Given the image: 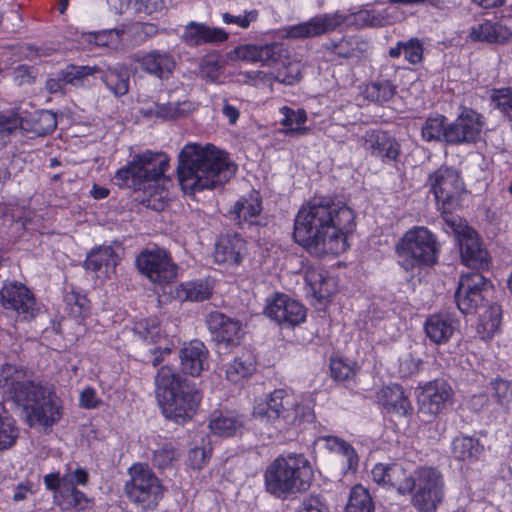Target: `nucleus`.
Masks as SVG:
<instances>
[{"label": "nucleus", "mask_w": 512, "mask_h": 512, "mask_svg": "<svg viewBox=\"0 0 512 512\" xmlns=\"http://www.w3.org/2000/svg\"><path fill=\"white\" fill-rule=\"evenodd\" d=\"M355 228V213L345 203L314 198L303 205L294 224V238L316 256L338 255L348 248Z\"/></svg>", "instance_id": "1"}, {"label": "nucleus", "mask_w": 512, "mask_h": 512, "mask_svg": "<svg viewBox=\"0 0 512 512\" xmlns=\"http://www.w3.org/2000/svg\"><path fill=\"white\" fill-rule=\"evenodd\" d=\"M229 161L213 145L186 144L178 157L177 177L186 194L221 186L229 179Z\"/></svg>", "instance_id": "2"}, {"label": "nucleus", "mask_w": 512, "mask_h": 512, "mask_svg": "<svg viewBox=\"0 0 512 512\" xmlns=\"http://www.w3.org/2000/svg\"><path fill=\"white\" fill-rule=\"evenodd\" d=\"M156 396L167 419L184 423L192 419L201 401L196 386L169 366H162L155 376Z\"/></svg>", "instance_id": "3"}, {"label": "nucleus", "mask_w": 512, "mask_h": 512, "mask_svg": "<svg viewBox=\"0 0 512 512\" xmlns=\"http://www.w3.org/2000/svg\"><path fill=\"white\" fill-rule=\"evenodd\" d=\"M311 476L312 470L304 455H281L273 460L265 470V488L271 495L286 499L291 494L306 491Z\"/></svg>", "instance_id": "4"}, {"label": "nucleus", "mask_w": 512, "mask_h": 512, "mask_svg": "<svg viewBox=\"0 0 512 512\" xmlns=\"http://www.w3.org/2000/svg\"><path fill=\"white\" fill-rule=\"evenodd\" d=\"M168 166L169 159L165 153L146 151L118 170L114 180L121 188L149 192L152 195L150 191L159 187Z\"/></svg>", "instance_id": "5"}, {"label": "nucleus", "mask_w": 512, "mask_h": 512, "mask_svg": "<svg viewBox=\"0 0 512 512\" xmlns=\"http://www.w3.org/2000/svg\"><path fill=\"white\" fill-rule=\"evenodd\" d=\"M253 415L273 424L280 431L314 419L313 410L309 406L299 404L284 389L274 390L267 400L257 403Z\"/></svg>", "instance_id": "6"}, {"label": "nucleus", "mask_w": 512, "mask_h": 512, "mask_svg": "<svg viewBox=\"0 0 512 512\" xmlns=\"http://www.w3.org/2000/svg\"><path fill=\"white\" fill-rule=\"evenodd\" d=\"M438 253L436 237L423 226L406 231L396 245L397 262L407 272L434 265Z\"/></svg>", "instance_id": "7"}, {"label": "nucleus", "mask_w": 512, "mask_h": 512, "mask_svg": "<svg viewBox=\"0 0 512 512\" xmlns=\"http://www.w3.org/2000/svg\"><path fill=\"white\" fill-rule=\"evenodd\" d=\"M128 473L124 490L128 499L142 511L155 510L163 499L165 488L148 464L135 463Z\"/></svg>", "instance_id": "8"}, {"label": "nucleus", "mask_w": 512, "mask_h": 512, "mask_svg": "<svg viewBox=\"0 0 512 512\" xmlns=\"http://www.w3.org/2000/svg\"><path fill=\"white\" fill-rule=\"evenodd\" d=\"M413 505L421 512H433L444 498V480L434 467L417 468L409 481Z\"/></svg>", "instance_id": "9"}, {"label": "nucleus", "mask_w": 512, "mask_h": 512, "mask_svg": "<svg viewBox=\"0 0 512 512\" xmlns=\"http://www.w3.org/2000/svg\"><path fill=\"white\" fill-rule=\"evenodd\" d=\"M429 184L434 193L439 209L445 215L459 206L465 192L464 183L457 170L442 166L429 176Z\"/></svg>", "instance_id": "10"}, {"label": "nucleus", "mask_w": 512, "mask_h": 512, "mask_svg": "<svg viewBox=\"0 0 512 512\" xmlns=\"http://www.w3.org/2000/svg\"><path fill=\"white\" fill-rule=\"evenodd\" d=\"M446 226L455 234L460 247L462 262L473 269H485L489 265L488 253L483 249L477 233L463 225L461 219L444 218Z\"/></svg>", "instance_id": "11"}, {"label": "nucleus", "mask_w": 512, "mask_h": 512, "mask_svg": "<svg viewBox=\"0 0 512 512\" xmlns=\"http://www.w3.org/2000/svg\"><path fill=\"white\" fill-rule=\"evenodd\" d=\"M492 288L491 282L479 272L463 273L455 291V302L463 314H474L484 304Z\"/></svg>", "instance_id": "12"}, {"label": "nucleus", "mask_w": 512, "mask_h": 512, "mask_svg": "<svg viewBox=\"0 0 512 512\" xmlns=\"http://www.w3.org/2000/svg\"><path fill=\"white\" fill-rule=\"evenodd\" d=\"M136 265L153 283H168L177 275V266L172 262L168 252L162 248L141 252L136 258Z\"/></svg>", "instance_id": "13"}, {"label": "nucleus", "mask_w": 512, "mask_h": 512, "mask_svg": "<svg viewBox=\"0 0 512 512\" xmlns=\"http://www.w3.org/2000/svg\"><path fill=\"white\" fill-rule=\"evenodd\" d=\"M348 20V16L336 11L320 14L308 21L285 29V37L291 39L313 38L324 35L339 28Z\"/></svg>", "instance_id": "14"}, {"label": "nucleus", "mask_w": 512, "mask_h": 512, "mask_svg": "<svg viewBox=\"0 0 512 512\" xmlns=\"http://www.w3.org/2000/svg\"><path fill=\"white\" fill-rule=\"evenodd\" d=\"M265 314L284 327H294L305 320L306 309L288 295L277 293L267 299Z\"/></svg>", "instance_id": "15"}, {"label": "nucleus", "mask_w": 512, "mask_h": 512, "mask_svg": "<svg viewBox=\"0 0 512 512\" xmlns=\"http://www.w3.org/2000/svg\"><path fill=\"white\" fill-rule=\"evenodd\" d=\"M0 302L5 309L15 311L22 320H30L38 313L34 295L23 284L4 285L0 290Z\"/></svg>", "instance_id": "16"}, {"label": "nucleus", "mask_w": 512, "mask_h": 512, "mask_svg": "<svg viewBox=\"0 0 512 512\" xmlns=\"http://www.w3.org/2000/svg\"><path fill=\"white\" fill-rule=\"evenodd\" d=\"M484 126L483 117L472 109H464L456 120L448 125L447 144L475 142Z\"/></svg>", "instance_id": "17"}, {"label": "nucleus", "mask_w": 512, "mask_h": 512, "mask_svg": "<svg viewBox=\"0 0 512 512\" xmlns=\"http://www.w3.org/2000/svg\"><path fill=\"white\" fill-rule=\"evenodd\" d=\"M206 324L213 341L225 348L236 346L243 336L242 324L239 320L230 318L221 312H211L206 318Z\"/></svg>", "instance_id": "18"}, {"label": "nucleus", "mask_w": 512, "mask_h": 512, "mask_svg": "<svg viewBox=\"0 0 512 512\" xmlns=\"http://www.w3.org/2000/svg\"><path fill=\"white\" fill-rule=\"evenodd\" d=\"M451 387L443 380L428 383L418 395L419 413L434 417L445 407L451 398Z\"/></svg>", "instance_id": "19"}, {"label": "nucleus", "mask_w": 512, "mask_h": 512, "mask_svg": "<svg viewBox=\"0 0 512 512\" xmlns=\"http://www.w3.org/2000/svg\"><path fill=\"white\" fill-rule=\"evenodd\" d=\"M373 480L383 486L395 488L400 494L410 493L411 474L399 463H378L371 471Z\"/></svg>", "instance_id": "20"}, {"label": "nucleus", "mask_w": 512, "mask_h": 512, "mask_svg": "<svg viewBox=\"0 0 512 512\" xmlns=\"http://www.w3.org/2000/svg\"><path fill=\"white\" fill-rule=\"evenodd\" d=\"M364 148L373 156L383 160L394 161L400 154V146L396 139L382 130H368L362 136Z\"/></svg>", "instance_id": "21"}, {"label": "nucleus", "mask_w": 512, "mask_h": 512, "mask_svg": "<svg viewBox=\"0 0 512 512\" xmlns=\"http://www.w3.org/2000/svg\"><path fill=\"white\" fill-rule=\"evenodd\" d=\"M236 55L241 60L260 62L262 65H272L286 56V50L281 43L273 42L265 45H246L236 49Z\"/></svg>", "instance_id": "22"}, {"label": "nucleus", "mask_w": 512, "mask_h": 512, "mask_svg": "<svg viewBox=\"0 0 512 512\" xmlns=\"http://www.w3.org/2000/svg\"><path fill=\"white\" fill-rule=\"evenodd\" d=\"M246 255V242L238 234H226L219 237L215 244L214 258L221 264H240Z\"/></svg>", "instance_id": "23"}, {"label": "nucleus", "mask_w": 512, "mask_h": 512, "mask_svg": "<svg viewBox=\"0 0 512 512\" xmlns=\"http://www.w3.org/2000/svg\"><path fill=\"white\" fill-rule=\"evenodd\" d=\"M195 106L191 101H178L169 103L153 102L140 108L139 112L143 117L158 118L161 120H177L188 116Z\"/></svg>", "instance_id": "24"}, {"label": "nucleus", "mask_w": 512, "mask_h": 512, "mask_svg": "<svg viewBox=\"0 0 512 512\" xmlns=\"http://www.w3.org/2000/svg\"><path fill=\"white\" fill-rule=\"evenodd\" d=\"M141 70L160 79H167L175 68L174 57L166 51L152 50L137 60Z\"/></svg>", "instance_id": "25"}, {"label": "nucleus", "mask_w": 512, "mask_h": 512, "mask_svg": "<svg viewBox=\"0 0 512 512\" xmlns=\"http://www.w3.org/2000/svg\"><path fill=\"white\" fill-rule=\"evenodd\" d=\"M182 38L187 45L198 46L224 42L228 38V34L223 29L191 21L185 26Z\"/></svg>", "instance_id": "26"}, {"label": "nucleus", "mask_w": 512, "mask_h": 512, "mask_svg": "<svg viewBox=\"0 0 512 512\" xmlns=\"http://www.w3.org/2000/svg\"><path fill=\"white\" fill-rule=\"evenodd\" d=\"M45 393V389L40 384L29 379L18 381L9 388L10 397L27 413L41 400Z\"/></svg>", "instance_id": "27"}, {"label": "nucleus", "mask_w": 512, "mask_h": 512, "mask_svg": "<svg viewBox=\"0 0 512 512\" xmlns=\"http://www.w3.org/2000/svg\"><path fill=\"white\" fill-rule=\"evenodd\" d=\"M208 351L199 340H193L180 350L181 368L185 374L199 376L204 369Z\"/></svg>", "instance_id": "28"}, {"label": "nucleus", "mask_w": 512, "mask_h": 512, "mask_svg": "<svg viewBox=\"0 0 512 512\" xmlns=\"http://www.w3.org/2000/svg\"><path fill=\"white\" fill-rule=\"evenodd\" d=\"M88 472L80 467L75 470L67 469L65 473H49L44 476L45 487L50 491H59L60 489H77L78 485H85L88 482Z\"/></svg>", "instance_id": "29"}, {"label": "nucleus", "mask_w": 512, "mask_h": 512, "mask_svg": "<svg viewBox=\"0 0 512 512\" xmlns=\"http://www.w3.org/2000/svg\"><path fill=\"white\" fill-rule=\"evenodd\" d=\"M244 416L232 411L214 412L209 420L210 431L221 437H231L244 428Z\"/></svg>", "instance_id": "30"}, {"label": "nucleus", "mask_w": 512, "mask_h": 512, "mask_svg": "<svg viewBox=\"0 0 512 512\" xmlns=\"http://www.w3.org/2000/svg\"><path fill=\"white\" fill-rule=\"evenodd\" d=\"M457 324V321L449 314L431 315L425 322V332L432 342L442 344L451 338Z\"/></svg>", "instance_id": "31"}, {"label": "nucleus", "mask_w": 512, "mask_h": 512, "mask_svg": "<svg viewBox=\"0 0 512 512\" xmlns=\"http://www.w3.org/2000/svg\"><path fill=\"white\" fill-rule=\"evenodd\" d=\"M377 400L388 412L404 416L411 410L410 402L405 396L403 388L398 384L380 389L377 393Z\"/></svg>", "instance_id": "32"}, {"label": "nucleus", "mask_w": 512, "mask_h": 512, "mask_svg": "<svg viewBox=\"0 0 512 512\" xmlns=\"http://www.w3.org/2000/svg\"><path fill=\"white\" fill-rule=\"evenodd\" d=\"M262 210V201L257 191H251L247 196H242L230 210L231 217L237 224L253 223Z\"/></svg>", "instance_id": "33"}, {"label": "nucleus", "mask_w": 512, "mask_h": 512, "mask_svg": "<svg viewBox=\"0 0 512 512\" xmlns=\"http://www.w3.org/2000/svg\"><path fill=\"white\" fill-rule=\"evenodd\" d=\"M99 72H101V80L115 96L120 97L128 93L130 73L126 66L117 64Z\"/></svg>", "instance_id": "34"}, {"label": "nucleus", "mask_w": 512, "mask_h": 512, "mask_svg": "<svg viewBox=\"0 0 512 512\" xmlns=\"http://www.w3.org/2000/svg\"><path fill=\"white\" fill-rule=\"evenodd\" d=\"M61 407L56 404L54 398L46 393L41 400L28 412L30 418L35 419L39 424L51 426L61 418Z\"/></svg>", "instance_id": "35"}, {"label": "nucleus", "mask_w": 512, "mask_h": 512, "mask_svg": "<svg viewBox=\"0 0 512 512\" xmlns=\"http://www.w3.org/2000/svg\"><path fill=\"white\" fill-rule=\"evenodd\" d=\"M57 127L56 115L48 110H41L24 119V131L33 136H46Z\"/></svg>", "instance_id": "36"}, {"label": "nucleus", "mask_w": 512, "mask_h": 512, "mask_svg": "<svg viewBox=\"0 0 512 512\" xmlns=\"http://www.w3.org/2000/svg\"><path fill=\"white\" fill-rule=\"evenodd\" d=\"M118 263V257L111 246L99 247L91 251L84 263L87 270L93 272L104 271L106 274L112 271Z\"/></svg>", "instance_id": "37"}, {"label": "nucleus", "mask_w": 512, "mask_h": 512, "mask_svg": "<svg viewBox=\"0 0 512 512\" xmlns=\"http://www.w3.org/2000/svg\"><path fill=\"white\" fill-rule=\"evenodd\" d=\"M212 295V288L207 281L198 280L181 283L175 290V297L181 302H199Z\"/></svg>", "instance_id": "38"}, {"label": "nucleus", "mask_w": 512, "mask_h": 512, "mask_svg": "<svg viewBox=\"0 0 512 512\" xmlns=\"http://www.w3.org/2000/svg\"><path fill=\"white\" fill-rule=\"evenodd\" d=\"M503 310L501 305L493 303L480 316L477 332L482 339H490L499 332L502 323Z\"/></svg>", "instance_id": "39"}, {"label": "nucleus", "mask_w": 512, "mask_h": 512, "mask_svg": "<svg viewBox=\"0 0 512 512\" xmlns=\"http://www.w3.org/2000/svg\"><path fill=\"white\" fill-rule=\"evenodd\" d=\"M470 37L475 41L503 43L508 39L509 32L499 23L486 21L472 27Z\"/></svg>", "instance_id": "40"}, {"label": "nucleus", "mask_w": 512, "mask_h": 512, "mask_svg": "<svg viewBox=\"0 0 512 512\" xmlns=\"http://www.w3.org/2000/svg\"><path fill=\"white\" fill-rule=\"evenodd\" d=\"M404 53L405 59L410 64H418L423 59V46L418 38H411L408 41H399L395 47L389 49L391 58H398Z\"/></svg>", "instance_id": "41"}, {"label": "nucleus", "mask_w": 512, "mask_h": 512, "mask_svg": "<svg viewBox=\"0 0 512 512\" xmlns=\"http://www.w3.org/2000/svg\"><path fill=\"white\" fill-rule=\"evenodd\" d=\"M55 503L63 510L78 509L83 510L87 507L88 499L86 495L78 489H60L52 491Z\"/></svg>", "instance_id": "42"}, {"label": "nucleus", "mask_w": 512, "mask_h": 512, "mask_svg": "<svg viewBox=\"0 0 512 512\" xmlns=\"http://www.w3.org/2000/svg\"><path fill=\"white\" fill-rule=\"evenodd\" d=\"M345 512H375L369 491L361 485L354 486L350 491Z\"/></svg>", "instance_id": "43"}, {"label": "nucleus", "mask_w": 512, "mask_h": 512, "mask_svg": "<svg viewBox=\"0 0 512 512\" xmlns=\"http://www.w3.org/2000/svg\"><path fill=\"white\" fill-rule=\"evenodd\" d=\"M306 283L310 286L313 295L319 299L324 300L329 298L334 293V280L325 277L316 271H308L305 276Z\"/></svg>", "instance_id": "44"}, {"label": "nucleus", "mask_w": 512, "mask_h": 512, "mask_svg": "<svg viewBox=\"0 0 512 512\" xmlns=\"http://www.w3.org/2000/svg\"><path fill=\"white\" fill-rule=\"evenodd\" d=\"M255 370V363L250 354H243L235 358L233 362L226 367V377L233 383L239 382L241 379L249 377Z\"/></svg>", "instance_id": "45"}, {"label": "nucleus", "mask_w": 512, "mask_h": 512, "mask_svg": "<svg viewBox=\"0 0 512 512\" xmlns=\"http://www.w3.org/2000/svg\"><path fill=\"white\" fill-rule=\"evenodd\" d=\"M452 450L454 456L459 460H474L478 458L481 447L477 439L459 436L453 440Z\"/></svg>", "instance_id": "46"}, {"label": "nucleus", "mask_w": 512, "mask_h": 512, "mask_svg": "<svg viewBox=\"0 0 512 512\" xmlns=\"http://www.w3.org/2000/svg\"><path fill=\"white\" fill-rule=\"evenodd\" d=\"M445 117L437 115L426 119L422 126L421 134L425 141H437L446 143L448 125H445Z\"/></svg>", "instance_id": "47"}, {"label": "nucleus", "mask_w": 512, "mask_h": 512, "mask_svg": "<svg viewBox=\"0 0 512 512\" xmlns=\"http://www.w3.org/2000/svg\"><path fill=\"white\" fill-rule=\"evenodd\" d=\"M100 71L96 66H78L68 65L60 70V75L66 84L73 86H82L87 77L92 76L94 73Z\"/></svg>", "instance_id": "48"}, {"label": "nucleus", "mask_w": 512, "mask_h": 512, "mask_svg": "<svg viewBox=\"0 0 512 512\" xmlns=\"http://www.w3.org/2000/svg\"><path fill=\"white\" fill-rule=\"evenodd\" d=\"M66 311L74 318H84L89 314L90 302L85 295L75 291L67 292L64 296Z\"/></svg>", "instance_id": "49"}, {"label": "nucleus", "mask_w": 512, "mask_h": 512, "mask_svg": "<svg viewBox=\"0 0 512 512\" xmlns=\"http://www.w3.org/2000/svg\"><path fill=\"white\" fill-rule=\"evenodd\" d=\"M133 332L147 343H156L162 336L161 327L156 318H147L136 322Z\"/></svg>", "instance_id": "50"}, {"label": "nucleus", "mask_w": 512, "mask_h": 512, "mask_svg": "<svg viewBox=\"0 0 512 512\" xmlns=\"http://www.w3.org/2000/svg\"><path fill=\"white\" fill-rule=\"evenodd\" d=\"M322 440L325 442L327 449L337 452L346 458L349 469L357 465V455L349 443L335 436H324Z\"/></svg>", "instance_id": "51"}, {"label": "nucleus", "mask_w": 512, "mask_h": 512, "mask_svg": "<svg viewBox=\"0 0 512 512\" xmlns=\"http://www.w3.org/2000/svg\"><path fill=\"white\" fill-rule=\"evenodd\" d=\"M178 457L177 448L172 443H164L153 451L151 462L157 469L164 470L170 468Z\"/></svg>", "instance_id": "52"}, {"label": "nucleus", "mask_w": 512, "mask_h": 512, "mask_svg": "<svg viewBox=\"0 0 512 512\" xmlns=\"http://www.w3.org/2000/svg\"><path fill=\"white\" fill-rule=\"evenodd\" d=\"M490 99L495 108L512 124V88L492 89Z\"/></svg>", "instance_id": "53"}, {"label": "nucleus", "mask_w": 512, "mask_h": 512, "mask_svg": "<svg viewBox=\"0 0 512 512\" xmlns=\"http://www.w3.org/2000/svg\"><path fill=\"white\" fill-rule=\"evenodd\" d=\"M396 87L390 81H380L372 83L367 87V97L373 101L384 103L388 102L395 95Z\"/></svg>", "instance_id": "54"}, {"label": "nucleus", "mask_w": 512, "mask_h": 512, "mask_svg": "<svg viewBox=\"0 0 512 512\" xmlns=\"http://www.w3.org/2000/svg\"><path fill=\"white\" fill-rule=\"evenodd\" d=\"M282 112L284 114V118L282 120V125L289 127V130H288L289 133L306 131L305 128H301V125H303L307 120V115H306L305 110H303V109L293 110L289 107H283Z\"/></svg>", "instance_id": "55"}, {"label": "nucleus", "mask_w": 512, "mask_h": 512, "mask_svg": "<svg viewBox=\"0 0 512 512\" xmlns=\"http://www.w3.org/2000/svg\"><path fill=\"white\" fill-rule=\"evenodd\" d=\"M17 435L15 421L8 416L0 415V449L11 447L15 443Z\"/></svg>", "instance_id": "56"}, {"label": "nucleus", "mask_w": 512, "mask_h": 512, "mask_svg": "<svg viewBox=\"0 0 512 512\" xmlns=\"http://www.w3.org/2000/svg\"><path fill=\"white\" fill-rule=\"evenodd\" d=\"M493 396L497 403L502 406L508 405L512 401V382L496 378L491 382Z\"/></svg>", "instance_id": "57"}, {"label": "nucleus", "mask_w": 512, "mask_h": 512, "mask_svg": "<svg viewBox=\"0 0 512 512\" xmlns=\"http://www.w3.org/2000/svg\"><path fill=\"white\" fill-rule=\"evenodd\" d=\"M18 129L24 130V119L16 113L0 114V134L10 136Z\"/></svg>", "instance_id": "58"}, {"label": "nucleus", "mask_w": 512, "mask_h": 512, "mask_svg": "<svg viewBox=\"0 0 512 512\" xmlns=\"http://www.w3.org/2000/svg\"><path fill=\"white\" fill-rule=\"evenodd\" d=\"M356 41L353 38H342L325 44V48L339 57L350 58L354 56Z\"/></svg>", "instance_id": "59"}, {"label": "nucleus", "mask_w": 512, "mask_h": 512, "mask_svg": "<svg viewBox=\"0 0 512 512\" xmlns=\"http://www.w3.org/2000/svg\"><path fill=\"white\" fill-rule=\"evenodd\" d=\"M0 377V381H3V386L8 391L14 383L25 380L23 370L10 363H5L1 366Z\"/></svg>", "instance_id": "60"}, {"label": "nucleus", "mask_w": 512, "mask_h": 512, "mask_svg": "<svg viewBox=\"0 0 512 512\" xmlns=\"http://www.w3.org/2000/svg\"><path fill=\"white\" fill-rule=\"evenodd\" d=\"M330 371L332 377L337 381H346L355 375L354 368L342 359H332Z\"/></svg>", "instance_id": "61"}, {"label": "nucleus", "mask_w": 512, "mask_h": 512, "mask_svg": "<svg viewBox=\"0 0 512 512\" xmlns=\"http://www.w3.org/2000/svg\"><path fill=\"white\" fill-rule=\"evenodd\" d=\"M211 456V450L204 447H195L188 455L189 465L192 469H201Z\"/></svg>", "instance_id": "62"}, {"label": "nucleus", "mask_w": 512, "mask_h": 512, "mask_svg": "<svg viewBox=\"0 0 512 512\" xmlns=\"http://www.w3.org/2000/svg\"><path fill=\"white\" fill-rule=\"evenodd\" d=\"M300 79V70L298 65H288L277 71L275 80L285 85H293Z\"/></svg>", "instance_id": "63"}, {"label": "nucleus", "mask_w": 512, "mask_h": 512, "mask_svg": "<svg viewBox=\"0 0 512 512\" xmlns=\"http://www.w3.org/2000/svg\"><path fill=\"white\" fill-rule=\"evenodd\" d=\"M298 512H329V508L320 496L304 498Z\"/></svg>", "instance_id": "64"}]
</instances>
